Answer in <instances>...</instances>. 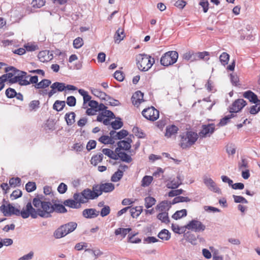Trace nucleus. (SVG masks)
<instances>
[{
  "mask_svg": "<svg viewBox=\"0 0 260 260\" xmlns=\"http://www.w3.org/2000/svg\"><path fill=\"white\" fill-rule=\"evenodd\" d=\"M32 204L35 208L32 207L31 203L27 204L28 214L32 218H36L38 216L45 218H49L51 217V214L54 211L53 204L49 201L34 198Z\"/></svg>",
  "mask_w": 260,
  "mask_h": 260,
  "instance_id": "1",
  "label": "nucleus"
},
{
  "mask_svg": "<svg viewBox=\"0 0 260 260\" xmlns=\"http://www.w3.org/2000/svg\"><path fill=\"white\" fill-rule=\"evenodd\" d=\"M0 209L4 215L6 216L15 215L21 216L23 218H27L29 216L28 210H27V205L20 211L19 209L13 206L12 204L6 202L2 205Z\"/></svg>",
  "mask_w": 260,
  "mask_h": 260,
  "instance_id": "2",
  "label": "nucleus"
},
{
  "mask_svg": "<svg viewBox=\"0 0 260 260\" xmlns=\"http://www.w3.org/2000/svg\"><path fill=\"white\" fill-rule=\"evenodd\" d=\"M246 104V102L242 99H239L236 100L230 108V114L225 116L221 119L219 123V125L223 126L225 125L230 119L235 117V114L241 111Z\"/></svg>",
  "mask_w": 260,
  "mask_h": 260,
  "instance_id": "3",
  "label": "nucleus"
},
{
  "mask_svg": "<svg viewBox=\"0 0 260 260\" xmlns=\"http://www.w3.org/2000/svg\"><path fill=\"white\" fill-rule=\"evenodd\" d=\"M137 64L138 69L142 71H147L154 63V59L146 54H139L136 56Z\"/></svg>",
  "mask_w": 260,
  "mask_h": 260,
  "instance_id": "4",
  "label": "nucleus"
},
{
  "mask_svg": "<svg viewBox=\"0 0 260 260\" xmlns=\"http://www.w3.org/2000/svg\"><path fill=\"white\" fill-rule=\"evenodd\" d=\"M11 70H13L14 74L18 73L17 75L14 76L13 79L11 80L12 83H18L21 86H26L30 84V82L28 80L30 76H27V73L25 72L19 71L13 67H9L5 69L6 72Z\"/></svg>",
  "mask_w": 260,
  "mask_h": 260,
  "instance_id": "5",
  "label": "nucleus"
},
{
  "mask_svg": "<svg viewBox=\"0 0 260 260\" xmlns=\"http://www.w3.org/2000/svg\"><path fill=\"white\" fill-rule=\"evenodd\" d=\"M180 146L183 149L193 145L199 138L198 134L192 131L187 132L181 136Z\"/></svg>",
  "mask_w": 260,
  "mask_h": 260,
  "instance_id": "6",
  "label": "nucleus"
},
{
  "mask_svg": "<svg viewBox=\"0 0 260 260\" xmlns=\"http://www.w3.org/2000/svg\"><path fill=\"white\" fill-rule=\"evenodd\" d=\"M77 226L75 222H70L58 228L54 233V236L56 239L63 237L73 232Z\"/></svg>",
  "mask_w": 260,
  "mask_h": 260,
  "instance_id": "7",
  "label": "nucleus"
},
{
  "mask_svg": "<svg viewBox=\"0 0 260 260\" xmlns=\"http://www.w3.org/2000/svg\"><path fill=\"white\" fill-rule=\"evenodd\" d=\"M178 53L175 51H170L165 53L160 58V63L164 66H169L176 62Z\"/></svg>",
  "mask_w": 260,
  "mask_h": 260,
  "instance_id": "8",
  "label": "nucleus"
},
{
  "mask_svg": "<svg viewBox=\"0 0 260 260\" xmlns=\"http://www.w3.org/2000/svg\"><path fill=\"white\" fill-rule=\"evenodd\" d=\"M185 227L186 229L196 233L202 232L206 229V225L197 219L189 221Z\"/></svg>",
  "mask_w": 260,
  "mask_h": 260,
  "instance_id": "9",
  "label": "nucleus"
},
{
  "mask_svg": "<svg viewBox=\"0 0 260 260\" xmlns=\"http://www.w3.org/2000/svg\"><path fill=\"white\" fill-rule=\"evenodd\" d=\"M142 114L145 118L153 121L159 117V111L153 107L144 109Z\"/></svg>",
  "mask_w": 260,
  "mask_h": 260,
  "instance_id": "10",
  "label": "nucleus"
},
{
  "mask_svg": "<svg viewBox=\"0 0 260 260\" xmlns=\"http://www.w3.org/2000/svg\"><path fill=\"white\" fill-rule=\"evenodd\" d=\"M203 180L204 183L208 189L216 193H220V189L211 178L205 175L203 177Z\"/></svg>",
  "mask_w": 260,
  "mask_h": 260,
  "instance_id": "11",
  "label": "nucleus"
},
{
  "mask_svg": "<svg viewBox=\"0 0 260 260\" xmlns=\"http://www.w3.org/2000/svg\"><path fill=\"white\" fill-rule=\"evenodd\" d=\"M215 131L214 124H204L202 126V130L199 132L198 136L200 138H206L210 137Z\"/></svg>",
  "mask_w": 260,
  "mask_h": 260,
  "instance_id": "12",
  "label": "nucleus"
},
{
  "mask_svg": "<svg viewBox=\"0 0 260 260\" xmlns=\"http://www.w3.org/2000/svg\"><path fill=\"white\" fill-rule=\"evenodd\" d=\"M132 137L134 138V136H130L129 137L126 138L125 140L120 141L117 143V148H119V151H120V149H123L125 150H129V149L131 148V144L133 142Z\"/></svg>",
  "mask_w": 260,
  "mask_h": 260,
  "instance_id": "13",
  "label": "nucleus"
},
{
  "mask_svg": "<svg viewBox=\"0 0 260 260\" xmlns=\"http://www.w3.org/2000/svg\"><path fill=\"white\" fill-rule=\"evenodd\" d=\"M99 215V211L93 208L84 209L82 211V215L86 218H94Z\"/></svg>",
  "mask_w": 260,
  "mask_h": 260,
  "instance_id": "14",
  "label": "nucleus"
},
{
  "mask_svg": "<svg viewBox=\"0 0 260 260\" xmlns=\"http://www.w3.org/2000/svg\"><path fill=\"white\" fill-rule=\"evenodd\" d=\"M38 58L40 61L45 62L51 60L53 58V54L50 53L48 50H44L39 52Z\"/></svg>",
  "mask_w": 260,
  "mask_h": 260,
  "instance_id": "15",
  "label": "nucleus"
},
{
  "mask_svg": "<svg viewBox=\"0 0 260 260\" xmlns=\"http://www.w3.org/2000/svg\"><path fill=\"white\" fill-rule=\"evenodd\" d=\"M133 104L137 107L143 101V93L140 91H137L135 92L132 97Z\"/></svg>",
  "mask_w": 260,
  "mask_h": 260,
  "instance_id": "16",
  "label": "nucleus"
},
{
  "mask_svg": "<svg viewBox=\"0 0 260 260\" xmlns=\"http://www.w3.org/2000/svg\"><path fill=\"white\" fill-rule=\"evenodd\" d=\"M171 207V203L167 201H164L159 203L155 209L160 212H168Z\"/></svg>",
  "mask_w": 260,
  "mask_h": 260,
  "instance_id": "17",
  "label": "nucleus"
},
{
  "mask_svg": "<svg viewBox=\"0 0 260 260\" xmlns=\"http://www.w3.org/2000/svg\"><path fill=\"white\" fill-rule=\"evenodd\" d=\"M243 96L248 99L252 103H256L260 101L256 94L250 90H248L243 93Z\"/></svg>",
  "mask_w": 260,
  "mask_h": 260,
  "instance_id": "18",
  "label": "nucleus"
},
{
  "mask_svg": "<svg viewBox=\"0 0 260 260\" xmlns=\"http://www.w3.org/2000/svg\"><path fill=\"white\" fill-rule=\"evenodd\" d=\"M178 131V128L174 125L168 126L166 127L165 136L168 138H171L175 135Z\"/></svg>",
  "mask_w": 260,
  "mask_h": 260,
  "instance_id": "19",
  "label": "nucleus"
},
{
  "mask_svg": "<svg viewBox=\"0 0 260 260\" xmlns=\"http://www.w3.org/2000/svg\"><path fill=\"white\" fill-rule=\"evenodd\" d=\"M177 180L174 179L170 182H168L167 184V187L168 188L176 189L180 184H181V179L180 178V176H178Z\"/></svg>",
  "mask_w": 260,
  "mask_h": 260,
  "instance_id": "20",
  "label": "nucleus"
},
{
  "mask_svg": "<svg viewBox=\"0 0 260 260\" xmlns=\"http://www.w3.org/2000/svg\"><path fill=\"white\" fill-rule=\"evenodd\" d=\"M124 30L122 28H119L114 36V39L115 43L119 44L124 38Z\"/></svg>",
  "mask_w": 260,
  "mask_h": 260,
  "instance_id": "21",
  "label": "nucleus"
},
{
  "mask_svg": "<svg viewBox=\"0 0 260 260\" xmlns=\"http://www.w3.org/2000/svg\"><path fill=\"white\" fill-rule=\"evenodd\" d=\"M78 92L83 96V107L85 108V105L87 102H89V101H91V97L90 95L88 94L87 91L84 90L82 89H80L78 90Z\"/></svg>",
  "mask_w": 260,
  "mask_h": 260,
  "instance_id": "22",
  "label": "nucleus"
},
{
  "mask_svg": "<svg viewBox=\"0 0 260 260\" xmlns=\"http://www.w3.org/2000/svg\"><path fill=\"white\" fill-rule=\"evenodd\" d=\"M131 228H118L115 230L114 234L115 235H121L122 238L125 237L126 235L131 231Z\"/></svg>",
  "mask_w": 260,
  "mask_h": 260,
  "instance_id": "23",
  "label": "nucleus"
},
{
  "mask_svg": "<svg viewBox=\"0 0 260 260\" xmlns=\"http://www.w3.org/2000/svg\"><path fill=\"white\" fill-rule=\"evenodd\" d=\"M83 191V196L84 197V199L86 202H87L89 200H93L95 199L94 196L93 191L90 189L87 188L84 189Z\"/></svg>",
  "mask_w": 260,
  "mask_h": 260,
  "instance_id": "24",
  "label": "nucleus"
},
{
  "mask_svg": "<svg viewBox=\"0 0 260 260\" xmlns=\"http://www.w3.org/2000/svg\"><path fill=\"white\" fill-rule=\"evenodd\" d=\"M129 209H130L131 216L134 218L138 217L143 210L142 206H138L133 208L130 207Z\"/></svg>",
  "mask_w": 260,
  "mask_h": 260,
  "instance_id": "25",
  "label": "nucleus"
},
{
  "mask_svg": "<svg viewBox=\"0 0 260 260\" xmlns=\"http://www.w3.org/2000/svg\"><path fill=\"white\" fill-rule=\"evenodd\" d=\"M102 190L104 192H109L114 189V185L112 183H106L101 184Z\"/></svg>",
  "mask_w": 260,
  "mask_h": 260,
  "instance_id": "26",
  "label": "nucleus"
},
{
  "mask_svg": "<svg viewBox=\"0 0 260 260\" xmlns=\"http://www.w3.org/2000/svg\"><path fill=\"white\" fill-rule=\"evenodd\" d=\"M158 237L162 240L168 241L171 238V234L168 230L164 229L158 233Z\"/></svg>",
  "mask_w": 260,
  "mask_h": 260,
  "instance_id": "27",
  "label": "nucleus"
},
{
  "mask_svg": "<svg viewBox=\"0 0 260 260\" xmlns=\"http://www.w3.org/2000/svg\"><path fill=\"white\" fill-rule=\"evenodd\" d=\"M51 83L50 80L48 79H43L41 82L34 85L37 89L45 88L49 86Z\"/></svg>",
  "mask_w": 260,
  "mask_h": 260,
  "instance_id": "28",
  "label": "nucleus"
},
{
  "mask_svg": "<svg viewBox=\"0 0 260 260\" xmlns=\"http://www.w3.org/2000/svg\"><path fill=\"white\" fill-rule=\"evenodd\" d=\"M158 219L160 220L162 222L165 223H169L170 219L168 216V212H160L157 215Z\"/></svg>",
  "mask_w": 260,
  "mask_h": 260,
  "instance_id": "29",
  "label": "nucleus"
},
{
  "mask_svg": "<svg viewBox=\"0 0 260 260\" xmlns=\"http://www.w3.org/2000/svg\"><path fill=\"white\" fill-rule=\"evenodd\" d=\"M75 114L73 112H70L69 113H67L65 115V119L67 121V124L69 125H71L75 122Z\"/></svg>",
  "mask_w": 260,
  "mask_h": 260,
  "instance_id": "30",
  "label": "nucleus"
},
{
  "mask_svg": "<svg viewBox=\"0 0 260 260\" xmlns=\"http://www.w3.org/2000/svg\"><path fill=\"white\" fill-rule=\"evenodd\" d=\"M64 205L72 208L77 209L80 207V205L74 199H68L64 201Z\"/></svg>",
  "mask_w": 260,
  "mask_h": 260,
  "instance_id": "31",
  "label": "nucleus"
},
{
  "mask_svg": "<svg viewBox=\"0 0 260 260\" xmlns=\"http://www.w3.org/2000/svg\"><path fill=\"white\" fill-rule=\"evenodd\" d=\"M91 93L95 96L100 98L102 100H106L107 95L104 92L101 91L98 89L92 88L91 89Z\"/></svg>",
  "mask_w": 260,
  "mask_h": 260,
  "instance_id": "32",
  "label": "nucleus"
},
{
  "mask_svg": "<svg viewBox=\"0 0 260 260\" xmlns=\"http://www.w3.org/2000/svg\"><path fill=\"white\" fill-rule=\"evenodd\" d=\"M187 215V211L186 209H182L181 210L177 211L172 216V217L177 220L182 217L186 216Z\"/></svg>",
  "mask_w": 260,
  "mask_h": 260,
  "instance_id": "33",
  "label": "nucleus"
},
{
  "mask_svg": "<svg viewBox=\"0 0 260 260\" xmlns=\"http://www.w3.org/2000/svg\"><path fill=\"white\" fill-rule=\"evenodd\" d=\"M74 199L76 202H78V204L80 205V204L86 203L85 201L84 197L83 196V191L81 193H75L73 196Z\"/></svg>",
  "mask_w": 260,
  "mask_h": 260,
  "instance_id": "34",
  "label": "nucleus"
},
{
  "mask_svg": "<svg viewBox=\"0 0 260 260\" xmlns=\"http://www.w3.org/2000/svg\"><path fill=\"white\" fill-rule=\"evenodd\" d=\"M118 155V158H119L122 161L129 163L132 160L131 156L124 152L119 151Z\"/></svg>",
  "mask_w": 260,
  "mask_h": 260,
  "instance_id": "35",
  "label": "nucleus"
},
{
  "mask_svg": "<svg viewBox=\"0 0 260 260\" xmlns=\"http://www.w3.org/2000/svg\"><path fill=\"white\" fill-rule=\"evenodd\" d=\"M51 88L52 89H56L59 92L62 91L66 89L64 83L58 82L53 83L51 86Z\"/></svg>",
  "mask_w": 260,
  "mask_h": 260,
  "instance_id": "36",
  "label": "nucleus"
},
{
  "mask_svg": "<svg viewBox=\"0 0 260 260\" xmlns=\"http://www.w3.org/2000/svg\"><path fill=\"white\" fill-rule=\"evenodd\" d=\"M145 206L148 209L153 206L156 203V200L151 197H146L144 199Z\"/></svg>",
  "mask_w": 260,
  "mask_h": 260,
  "instance_id": "37",
  "label": "nucleus"
},
{
  "mask_svg": "<svg viewBox=\"0 0 260 260\" xmlns=\"http://www.w3.org/2000/svg\"><path fill=\"white\" fill-rule=\"evenodd\" d=\"M153 177L151 176H145L142 181H141V185L143 187H147L153 181Z\"/></svg>",
  "mask_w": 260,
  "mask_h": 260,
  "instance_id": "38",
  "label": "nucleus"
},
{
  "mask_svg": "<svg viewBox=\"0 0 260 260\" xmlns=\"http://www.w3.org/2000/svg\"><path fill=\"white\" fill-rule=\"evenodd\" d=\"M99 141L104 144H112L114 141L108 136H102L99 139Z\"/></svg>",
  "mask_w": 260,
  "mask_h": 260,
  "instance_id": "39",
  "label": "nucleus"
},
{
  "mask_svg": "<svg viewBox=\"0 0 260 260\" xmlns=\"http://www.w3.org/2000/svg\"><path fill=\"white\" fill-rule=\"evenodd\" d=\"M103 154L100 153L93 157L91 159V164L96 166L99 162L102 161L103 159Z\"/></svg>",
  "mask_w": 260,
  "mask_h": 260,
  "instance_id": "40",
  "label": "nucleus"
},
{
  "mask_svg": "<svg viewBox=\"0 0 260 260\" xmlns=\"http://www.w3.org/2000/svg\"><path fill=\"white\" fill-rule=\"evenodd\" d=\"M66 106L64 101H56L53 105V109L57 111H61Z\"/></svg>",
  "mask_w": 260,
  "mask_h": 260,
  "instance_id": "41",
  "label": "nucleus"
},
{
  "mask_svg": "<svg viewBox=\"0 0 260 260\" xmlns=\"http://www.w3.org/2000/svg\"><path fill=\"white\" fill-rule=\"evenodd\" d=\"M254 104V105L250 107L249 110L250 113L252 115L256 114L260 111V101Z\"/></svg>",
  "mask_w": 260,
  "mask_h": 260,
  "instance_id": "42",
  "label": "nucleus"
},
{
  "mask_svg": "<svg viewBox=\"0 0 260 260\" xmlns=\"http://www.w3.org/2000/svg\"><path fill=\"white\" fill-rule=\"evenodd\" d=\"M229 58V55L226 52H223L219 56L220 61L223 66L228 63Z\"/></svg>",
  "mask_w": 260,
  "mask_h": 260,
  "instance_id": "43",
  "label": "nucleus"
},
{
  "mask_svg": "<svg viewBox=\"0 0 260 260\" xmlns=\"http://www.w3.org/2000/svg\"><path fill=\"white\" fill-rule=\"evenodd\" d=\"M123 175L121 172L117 170L112 176L111 180L112 182H117L121 179Z\"/></svg>",
  "mask_w": 260,
  "mask_h": 260,
  "instance_id": "44",
  "label": "nucleus"
},
{
  "mask_svg": "<svg viewBox=\"0 0 260 260\" xmlns=\"http://www.w3.org/2000/svg\"><path fill=\"white\" fill-rule=\"evenodd\" d=\"M83 39L80 37L76 38L73 41V46L76 49H79L83 45Z\"/></svg>",
  "mask_w": 260,
  "mask_h": 260,
  "instance_id": "45",
  "label": "nucleus"
},
{
  "mask_svg": "<svg viewBox=\"0 0 260 260\" xmlns=\"http://www.w3.org/2000/svg\"><path fill=\"white\" fill-rule=\"evenodd\" d=\"M92 189V191H93L94 196L95 198L101 195L103 192L101 185L93 186Z\"/></svg>",
  "mask_w": 260,
  "mask_h": 260,
  "instance_id": "46",
  "label": "nucleus"
},
{
  "mask_svg": "<svg viewBox=\"0 0 260 260\" xmlns=\"http://www.w3.org/2000/svg\"><path fill=\"white\" fill-rule=\"evenodd\" d=\"M111 125L114 129H118L123 126V123L121 121L120 118H118V119H116L111 122Z\"/></svg>",
  "mask_w": 260,
  "mask_h": 260,
  "instance_id": "47",
  "label": "nucleus"
},
{
  "mask_svg": "<svg viewBox=\"0 0 260 260\" xmlns=\"http://www.w3.org/2000/svg\"><path fill=\"white\" fill-rule=\"evenodd\" d=\"M236 147L235 144L231 143L226 146V152L229 155H234L236 153Z\"/></svg>",
  "mask_w": 260,
  "mask_h": 260,
  "instance_id": "48",
  "label": "nucleus"
},
{
  "mask_svg": "<svg viewBox=\"0 0 260 260\" xmlns=\"http://www.w3.org/2000/svg\"><path fill=\"white\" fill-rule=\"evenodd\" d=\"M53 208L54 209V211L59 212V213H65L67 211V209L62 205L60 204H53Z\"/></svg>",
  "mask_w": 260,
  "mask_h": 260,
  "instance_id": "49",
  "label": "nucleus"
},
{
  "mask_svg": "<svg viewBox=\"0 0 260 260\" xmlns=\"http://www.w3.org/2000/svg\"><path fill=\"white\" fill-rule=\"evenodd\" d=\"M233 197L235 203L243 204L248 203L247 200L242 196L233 195Z\"/></svg>",
  "mask_w": 260,
  "mask_h": 260,
  "instance_id": "50",
  "label": "nucleus"
},
{
  "mask_svg": "<svg viewBox=\"0 0 260 260\" xmlns=\"http://www.w3.org/2000/svg\"><path fill=\"white\" fill-rule=\"evenodd\" d=\"M209 55V53L208 52L204 51L202 52H198L194 54V57L193 59L198 60L205 58L206 56H208Z\"/></svg>",
  "mask_w": 260,
  "mask_h": 260,
  "instance_id": "51",
  "label": "nucleus"
},
{
  "mask_svg": "<svg viewBox=\"0 0 260 260\" xmlns=\"http://www.w3.org/2000/svg\"><path fill=\"white\" fill-rule=\"evenodd\" d=\"M21 179L18 178H12L9 180V184L11 186L15 187L20 185Z\"/></svg>",
  "mask_w": 260,
  "mask_h": 260,
  "instance_id": "52",
  "label": "nucleus"
},
{
  "mask_svg": "<svg viewBox=\"0 0 260 260\" xmlns=\"http://www.w3.org/2000/svg\"><path fill=\"white\" fill-rule=\"evenodd\" d=\"M132 131L135 135L137 136L138 138H142L144 137V134L142 131L138 127H134Z\"/></svg>",
  "mask_w": 260,
  "mask_h": 260,
  "instance_id": "53",
  "label": "nucleus"
},
{
  "mask_svg": "<svg viewBox=\"0 0 260 260\" xmlns=\"http://www.w3.org/2000/svg\"><path fill=\"white\" fill-rule=\"evenodd\" d=\"M6 96L10 99L13 98L16 95V90L12 88H8L6 90Z\"/></svg>",
  "mask_w": 260,
  "mask_h": 260,
  "instance_id": "54",
  "label": "nucleus"
},
{
  "mask_svg": "<svg viewBox=\"0 0 260 260\" xmlns=\"http://www.w3.org/2000/svg\"><path fill=\"white\" fill-rule=\"evenodd\" d=\"M194 57V54L191 52L190 51L186 52L183 55V58L187 61L190 60L191 61H193L194 60V59H193Z\"/></svg>",
  "mask_w": 260,
  "mask_h": 260,
  "instance_id": "55",
  "label": "nucleus"
},
{
  "mask_svg": "<svg viewBox=\"0 0 260 260\" xmlns=\"http://www.w3.org/2000/svg\"><path fill=\"white\" fill-rule=\"evenodd\" d=\"M40 102L38 100L32 101L29 104V107L30 111L36 110L39 107Z\"/></svg>",
  "mask_w": 260,
  "mask_h": 260,
  "instance_id": "56",
  "label": "nucleus"
},
{
  "mask_svg": "<svg viewBox=\"0 0 260 260\" xmlns=\"http://www.w3.org/2000/svg\"><path fill=\"white\" fill-rule=\"evenodd\" d=\"M45 1L44 0H32L31 5L35 8H41L45 5Z\"/></svg>",
  "mask_w": 260,
  "mask_h": 260,
  "instance_id": "57",
  "label": "nucleus"
},
{
  "mask_svg": "<svg viewBox=\"0 0 260 260\" xmlns=\"http://www.w3.org/2000/svg\"><path fill=\"white\" fill-rule=\"evenodd\" d=\"M25 51H33L38 49V46L31 43H27L24 45Z\"/></svg>",
  "mask_w": 260,
  "mask_h": 260,
  "instance_id": "58",
  "label": "nucleus"
},
{
  "mask_svg": "<svg viewBox=\"0 0 260 260\" xmlns=\"http://www.w3.org/2000/svg\"><path fill=\"white\" fill-rule=\"evenodd\" d=\"M183 191L184 190L182 189L173 190L168 193V196L170 197H176L182 194Z\"/></svg>",
  "mask_w": 260,
  "mask_h": 260,
  "instance_id": "59",
  "label": "nucleus"
},
{
  "mask_svg": "<svg viewBox=\"0 0 260 260\" xmlns=\"http://www.w3.org/2000/svg\"><path fill=\"white\" fill-rule=\"evenodd\" d=\"M27 191L31 192L36 189V185L35 182H28L25 185Z\"/></svg>",
  "mask_w": 260,
  "mask_h": 260,
  "instance_id": "60",
  "label": "nucleus"
},
{
  "mask_svg": "<svg viewBox=\"0 0 260 260\" xmlns=\"http://www.w3.org/2000/svg\"><path fill=\"white\" fill-rule=\"evenodd\" d=\"M34 252L32 251H30L27 254H25L19 258L18 260H31L34 257Z\"/></svg>",
  "mask_w": 260,
  "mask_h": 260,
  "instance_id": "61",
  "label": "nucleus"
},
{
  "mask_svg": "<svg viewBox=\"0 0 260 260\" xmlns=\"http://www.w3.org/2000/svg\"><path fill=\"white\" fill-rule=\"evenodd\" d=\"M76 103V98L73 96H70L67 98V104L69 106L73 107L75 106Z\"/></svg>",
  "mask_w": 260,
  "mask_h": 260,
  "instance_id": "62",
  "label": "nucleus"
},
{
  "mask_svg": "<svg viewBox=\"0 0 260 260\" xmlns=\"http://www.w3.org/2000/svg\"><path fill=\"white\" fill-rule=\"evenodd\" d=\"M110 212V208L108 206H105L101 210L100 214L102 217L108 215Z\"/></svg>",
  "mask_w": 260,
  "mask_h": 260,
  "instance_id": "63",
  "label": "nucleus"
},
{
  "mask_svg": "<svg viewBox=\"0 0 260 260\" xmlns=\"http://www.w3.org/2000/svg\"><path fill=\"white\" fill-rule=\"evenodd\" d=\"M128 135L127 131L122 129L116 134L117 139H121Z\"/></svg>",
  "mask_w": 260,
  "mask_h": 260,
  "instance_id": "64",
  "label": "nucleus"
}]
</instances>
